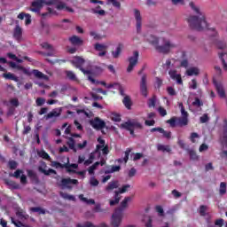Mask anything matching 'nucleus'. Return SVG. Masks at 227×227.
<instances>
[{"mask_svg":"<svg viewBox=\"0 0 227 227\" xmlns=\"http://www.w3.org/2000/svg\"><path fill=\"white\" fill-rule=\"evenodd\" d=\"M213 83L215 88L220 97V98H226V92L224 91V88L223 87V83L218 82L215 80H213Z\"/></svg>","mask_w":227,"mask_h":227,"instance_id":"obj_14","label":"nucleus"},{"mask_svg":"<svg viewBox=\"0 0 227 227\" xmlns=\"http://www.w3.org/2000/svg\"><path fill=\"white\" fill-rule=\"evenodd\" d=\"M118 187H120V183L118 182V180L115 181H112L108 184V185L106 186V191H113L114 189H118Z\"/></svg>","mask_w":227,"mask_h":227,"instance_id":"obj_25","label":"nucleus"},{"mask_svg":"<svg viewBox=\"0 0 227 227\" xmlns=\"http://www.w3.org/2000/svg\"><path fill=\"white\" fill-rule=\"evenodd\" d=\"M192 106L195 107H201V106H203V102L200 99V98H195L194 102H192Z\"/></svg>","mask_w":227,"mask_h":227,"instance_id":"obj_53","label":"nucleus"},{"mask_svg":"<svg viewBox=\"0 0 227 227\" xmlns=\"http://www.w3.org/2000/svg\"><path fill=\"white\" fill-rule=\"evenodd\" d=\"M161 41L162 45H159V38L156 36L151 35L148 39L149 43L153 45L154 49L161 54H169L171 49H175L176 47V44L171 43L169 39L162 37Z\"/></svg>","mask_w":227,"mask_h":227,"instance_id":"obj_2","label":"nucleus"},{"mask_svg":"<svg viewBox=\"0 0 227 227\" xmlns=\"http://www.w3.org/2000/svg\"><path fill=\"white\" fill-rule=\"evenodd\" d=\"M40 54H42V56H44V57H54V48H51V50H50V51L48 52H43V51H41Z\"/></svg>","mask_w":227,"mask_h":227,"instance_id":"obj_56","label":"nucleus"},{"mask_svg":"<svg viewBox=\"0 0 227 227\" xmlns=\"http://www.w3.org/2000/svg\"><path fill=\"white\" fill-rule=\"evenodd\" d=\"M167 92L170 97H175V95H176V90H175L173 87H168Z\"/></svg>","mask_w":227,"mask_h":227,"instance_id":"obj_57","label":"nucleus"},{"mask_svg":"<svg viewBox=\"0 0 227 227\" xmlns=\"http://www.w3.org/2000/svg\"><path fill=\"white\" fill-rule=\"evenodd\" d=\"M192 90H198V81L196 79L192 80V84L190 85Z\"/></svg>","mask_w":227,"mask_h":227,"instance_id":"obj_62","label":"nucleus"},{"mask_svg":"<svg viewBox=\"0 0 227 227\" xmlns=\"http://www.w3.org/2000/svg\"><path fill=\"white\" fill-rule=\"evenodd\" d=\"M173 81H176V82L178 84H184V80H182V75L181 74H177Z\"/></svg>","mask_w":227,"mask_h":227,"instance_id":"obj_63","label":"nucleus"},{"mask_svg":"<svg viewBox=\"0 0 227 227\" xmlns=\"http://www.w3.org/2000/svg\"><path fill=\"white\" fill-rule=\"evenodd\" d=\"M32 74L36 77V79H43V81H49L47 74L40 72L38 69H34Z\"/></svg>","mask_w":227,"mask_h":227,"instance_id":"obj_19","label":"nucleus"},{"mask_svg":"<svg viewBox=\"0 0 227 227\" xmlns=\"http://www.w3.org/2000/svg\"><path fill=\"white\" fill-rule=\"evenodd\" d=\"M30 212H37L40 215H45V209L40 207H30Z\"/></svg>","mask_w":227,"mask_h":227,"instance_id":"obj_41","label":"nucleus"},{"mask_svg":"<svg viewBox=\"0 0 227 227\" xmlns=\"http://www.w3.org/2000/svg\"><path fill=\"white\" fill-rule=\"evenodd\" d=\"M70 63L73 65V67L81 70V68H82V65L86 63V60L82 57L76 56L72 60H70Z\"/></svg>","mask_w":227,"mask_h":227,"instance_id":"obj_12","label":"nucleus"},{"mask_svg":"<svg viewBox=\"0 0 227 227\" xmlns=\"http://www.w3.org/2000/svg\"><path fill=\"white\" fill-rule=\"evenodd\" d=\"M219 194L220 196L226 194V182L220 183Z\"/></svg>","mask_w":227,"mask_h":227,"instance_id":"obj_37","label":"nucleus"},{"mask_svg":"<svg viewBox=\"0 0 227 227\" xmlns=\"http://www.w3.org/2000/svg\"><path fill=\"white\" fill-rule=\"evenodd\" d=\"M178 107L181 109V114L183 118H189V113L185 111V107H184V103H178Z\"/></svg>","mask_w":227,"mask_h":227,"instance_id":"obj_35","label":"nucleus"},{"mask_svg":"<svg viewBox=\"0 0 227 227\" xmlns=\"http://www.w3.org/2000/svg\"><path fill=\"white\" fill-rule=\"evenodd\" d=\"M56 6V9L61 12V10H66V12H68L69 13H74V9L71 7L67 6V4L62 2L61 0H47V6L51 5Z\"/></svg>","mask_w":227,"mask_h":227,"instance_id":"obj_4","label":"nucleus"},{"mask_svg":"<svg viewBox=\"0 0 227 227\" xmlns=\"http://www.w3.org/2000/svg\"><path fill=\"white\" fill-rule=\"evenodd\" d=\"M140 93L146 98L148 97V86L146 85V74H143L140 82Z\"/></svg>","mask_w":227,"mask_h":227,"instance_id":"obj_11","label":"nucleus"},{"mask_svg":"<svg viewBox=\"0 0 227 227\" xmlns=\"http://www.w3.org/2000/svg\"><path fill=\"white\" fill-rule=\"evenodd\" d=\"M131 152H132V150H130V148L126 149V151L124 152V153H125L124 158L118 159L117 161L118 162H125V164H127V162H129V157Z\"/></svg>","mask_w":227,"mask_h":227,"instance_id":"obj_29","label":"nucleus"},{"mask_svg":"<svg viewBox=\"0 0 227 227\" xmlns=\"http://www.w3.org/2000/svg\"><path fill=\"white\" fill-rule=\"evenodd\" d=\"M90 184L92 187H97L98 185L99 182L97 180V178L91 177Z\"/></svg>","mask_w":227,"mask_h":227,"instance_id":"obj_61","label":"nucleus"},{"mask_svg":"<svg viewBox=\"0 0 227 227\" xmlns=\"http://www.w3.org/2000/svg\"><path fill=\"white\" fill-rule=\"evenodd\" d=\"M189 155H190L191 160H198V154L196 153V151L190 150Z\"/></svg>","mask_w":227,"mask_h":227,"instance_id":"obj_49","label":"nucleus"},{"mask_svg":"<svg viewBox=\"0 0 227 227\" xmlns=\"http://www.w3.org/2000/svg\"><path fill=\"white\" fill-rule=\"evenodd\" d=\"M38 169L40 173H43V175H45L46 176H49L51 175H58V172H56V170L52 168H49L48 170H45L43 168L39 167Z\"/></svg>","mask_w":227,"mask_h":227,"instance_id":"obj_24","label":"nucleus"},{"mask_svg":"<svg viewBox=\"0 0 227 227\" xmlns=\"http://www.w3.org/2000/svg\"><path fill=\"white\" fill-rule=\"evenodd\" d=\"M127 127H131L132 129H143V124H141V122L133 120V121H128L126 122Z\"/></svg>","mask_w":227,"mask_h":227,"instance_id":"obj_18","label":"nucleus"},{"mask_svg":"<svg viewBox=\"0 0 227 227\" xmlns=\"http://www.w3.org/2000/svg\"><path fill=\"white\" fill-rule=\"evenodd\" d=\"M13 38L16 39L17 42H20L22 40V27L19 25H16L13 30Z\"/></svg>","mask_w":227,"mask_h":227,"instance_id":"obj_16","label":"nucleus"},{"mask_svg":"<svg viewBox=\"0 0 227 227\" xmlns=\"http://www.w3.org/2000/svg\"><path fill=\"white\" fill-rule=\"evenodd\" d=\"M121 51H123V43H118L114 51H112V56L114 59L120 58V54H121Z\"/></svg>","mask_w":227,"mask_h":227,"instance_id":"obj_20","label":"nucleus"},{"mask_svg":"<svg viewBox=\"0 0 227 227\" xmlns=\"http://www.w3.org/2000/svg\"><path fill=\"white\" fill-rule=\"evenodd\" d=\"M42 19H51V17H52V15H55L56 17H58L59 15V13L58 12H56V10L48 7L47 8V12L44 13H40Z\"/></svg>","mask_w":227,"mask_h":227,"instance_id":"obj_15","label":"nucleus"},{"mask_svg":"<svg viewBox=\"0 0 227 227\" xmlns=\"http://www.w3.org/2000/svg\"><path fill=\"white\" fill-rule=\"evenodd\" d=\"M43 4L47 5V0H35L31 3L30 12L34 13H38L40 15V12L42 8H43Z\"/></svg>","mask_w":227,"mask_h":227,"instance_id":"obj_6","label":"nucleus"},{"mask_svg":"<svg viewBox=\"0 0 227 227\" xmlns=\"http://www.w3.org/2000/svg\"><path fill=\"white\" fill-rule=\"evenodd\" d=\"M62 111L63 110L61 108L53 109L46 115V120H51V118H58L59 116H61Z\"/></svg>","mask_w":227,"mask_h":227,"instance_id":"obj_17","label":"nucleus"},{"mask_svg":"<svg viewBox=\"0 0 227 227\" xmlns=\"http://www.w3.org/2000/svg\"><path fill=\"white\" fill-rule=\"evenodd\" d=\"M113 121H121V115L120 114L114 113L112 114Z\"/></svg>","mask_w":227,"mask_h":227,"instance_id":"obj_51","label":"nucleus"},{"mask_svg":"<svg viewBox=\"0 0 227 227\" xmlns=\"http://www.w3.org/2000/svg\"><path fill=\"white\" fill-rule=\"evenodd\" d=\"M90 35L92 36V38H94V40H102V35L97 34L95 31H90Z\"/></svg>","mask_w":227,"mask_h":227,"instance_id":"obj_54","label":"nucleus"},{"mask_svg":"<svg viewBox=\"0 0 227 227\" xmlns=\"http://www.w3.org/2000/svg\"><path fill=\"white\" fill-rule=\"evenodd\" d=\"M79 184V181L77 179H71L68 178H62L60 183L58 184L59 187H66L67 189H72V186L70 185H77Z\"/></svg>","mask_w":227,"mask_h":227,"instance_id":"obj_8","label":"nucleus"},{"mask_svg":"<svg viewBox=\"0 0 227 227\" xmlns=\"http://www.w3.org/2000/svg\"><path fill=\"white\" fill-rule=\"evenodd\" d=\"M121 169L120 165L108 167L107 169L105 171L106 175H111V173H116Z\"/></svg>","mask_w":227,"mask_h":227,"instance_id":"obj_23","label":"nucleus"},{"mask_svg":"<svg viewBox=\"0 0 227 227\" xmlns=\"http://www.w3.org/2000/svg\"><path fill=\"white\" fill-rule=\"evenodd\" d=\"M135 20H137V32L141 33V27L143 24V18H141V12L137 9H134Z\"/></svg>","mask_w":227,"mask_h":227,"instance_id":"obj_13","label":"nucleus"},{"mask_svg":"<svg viewBox=\"0 0 227 227\" xmlns=\"http://www.w3.org/2000/svg\"><path fill=\"white\" fill-rule=\"evenodd\" d=\"M4 184H5V185H8L9 187H12V189H19V184H17V183H15L12 180L5 179Z\"/></svg>","mask_w":227,"mask_h":227,"instance_id":"obj_33","label":"nucleus"},{"mask_svg":"<svg viewBox=\"0 0 227 227\" xmlns=\"http://www.w3.org/2000/svg\"><path fill=\"white\" fill-rule=\"evenodd\" d=\"M98 143H99V145H97L96 146V150H95L96 153L100 152V150H102V148L106 146V140L102 139V137H100L98 138Z\"/></svg>","mask_w":227,"mask_h":227,"instance_id":"obj_30","label":"nucleus"},{"mask_svg":"<svg viewBox=\"0 0 227 227\" xmlns=\"http://www.w3.org/2000/svg\"><path fill=\"white\" fill-rule=\"evenodd\" d=\"M67 145L69 146L70 150L75 153H77V148H75V140L74 137H68Z\"/></svg>","mask_w":227,"mask_h":227,"instance_id":"obj_26","label":"nucleus"},{"mask_svg":"<svg viewBox=\"0 0 227 227\" xmlns=\"http://www.w3.org/2000/svg\"><path fill=\"white\" fill-rule=\"evenodd\" d=\"M186 74L189 77H192V75H200V69L198 67H191L186 71Z\"/></svg>","mask_w":227,"mask_h":227,"instance_id":"obj_27","label":"nucleus"},{"mask_svg":"<svg viewBox=\"0 0 227 227\" xmlns=\"http://www.w3.org/2000/svg\"><path fill=\"white\" fill-rule=\"evenodd\" d=\"M68 41L74 47H82L84 45V40L76 35L70 36Z\"/></svg>","mask_w":227,"mask_h":227,"instance_id":"obj_10","label":"nucleus"},{"mask_svg":"<svg viewBox=\"0 0 227 227\" xmlns=\"http://www.w3.org/2000/svg\"><path fill=\"white\" fill-rule=\"evenodd\" d=\"M10 104L12 106V107H19L20 106V103L19 102V98H13L10 99Z\"/></svg>","mask_w":227,"mask_h":227,"instance_id":"obj_46","label":"nucleus"},{"mask_svg":"<svg viewBox=\"0 0 227 227\" xmlns=\"http://www.w3.org/2000/svg\"><path fill=\"white\" fill-rule=\"evenodd\" d=\"M167 123L170 125V127L175 128L177 125V117H171L169 120L167 121Z\"/></svg>","mask_w":227,"mask_h":227,"instance_id":"obj_42","label":"nucleus"},{"mask_svg":"<svg viewBox=\"0 0 227 227\" xmlns=\"http://www.w3.org/2000/svg\"><path fill=\"white\" fill-rule=\"evenodd\" d=\"M121 129H124L125 130H128L130 136H135L134 128H132L131 126H127V123L123 122L122 124H121Z\"/></svg>","mask_w":227,"mask_h":227,"instance_id":"obj_36","label":"nucleus"},{"mask_svg":"<svg viewBox=\"0 0 227 227\" xmlns=\"http://www.w3.org/2000/svg\"><path fill=\"white\" fill-rule=\"evenodd\" d=\"M94 49H95V51H107L108 46L106 44L98 43L94 45Z\"/></svg>","mask_w":227,"mask_h":227,"instance_id":"obj_34","label":"nucleus"},{"mask_svg":"<svg viewBox=\"0 0 227 227\" xmlns=\"http://www.w3.org/2000/svg\"><path fill=\"white\" fill-rule=\"evenodd\" d=\"M100 5H98L96 8L91 9L92 13L104 17V15H106V11L100 10Z\"/></svg>","mask_w":227,"mask_h":227,"instance_id":"obj_31","label":"nucleus"},{"mask_svg":"<svg viewBox=\"0 0 227 227\" xmlns=\"http://www.w3.org/2000/svg\"><path fill=\"white\" fill-rule=\"evenodd\" d=\"M16 215H18V217H20V219H29V215L26 214V211L22 209L18 210Z\"/></svg>","mask_w":227,"mask_h":227,"instance_id":"obj_32","label":"nucleus"},{"mask_svg":"<svg viewBox=\"0 0 227 227\" xmlns=\"http://www.w3.org/2000/svg\"><path fill=\"white\" fill-rule=\"evenodd\" d=\"M198 137H200V135L196 132H193L190 136V141H192V143H196V138Z\"/></svg>","mask_w":227,"mask_h":227,"instance_id":"obj_58","label":"nucleus"},{"mask_svg":"<svg viewBox=\"0 0 227 227\" xmlns=\"http://www.w3.org/2000/svg\"><path fill=\"white\" fill-rule=\"evenodd\" d=\"M35 104L38 107H42L43 104H45V98H37L35 100Z\"/></svg>","mask_w":227,"mask_h":227,"instance_id":"obj_52","label":"nucleus"},{"mask_svg":"<svg viewBox=\"0 0 227 227\" xmlns=\"http://www.w3.org/2000/svg\"><path fill=\"white\" fill-rule=\"evenodd\" d=\"M3 77H4V79H9L10 81H14L15 82H19V77H17L15 74L12 73H4Z\"/></svg>","mask_w":227,"mask_h":227,"instance_id":"obj_28","label":"nucleus"},{"mask_svg":"<svg viewBox=\"0 0 227 227\" xmlns=\"http://www.w3.org/2000/svg\"><path fill=\"white\" fill-rule=\"evenodd\" d=\"M190 8L194 12L196 15H191L187 19V22L191 27V29H194L195 31H205L207 29L209 31H213L214 35H216L215 28L209 27L208 23L207 22V18L205 17V13L200 11V8L194 4V2H190Z\"/></svg>","mask_w":227,"mask_h":227,"instance_id":"obj_1","label":"nucleus"},{"mask_svg":"<svg viewBox=\"0 0 227 227\" xmlns=\"http://www.w3.org/2000/svg\"><path fill=\"white\" fill-rule=\"evenodd\" d=\"M8 166H9L10 169H17V166H19V163H17V161L13 160H9Z\"/></svg>","mask_w":227,"mask_h":227,"instance_id":"obj_50","label":"nucleus"},{"mask_svg":"<svg viewBox=\"0 0 227 227\" xmlns=\"http://www.w3.org/2000/svg\"><path fill=\"white\" fill-rule=\"evenodd\" d=\"M37 155H39L42 159H45V160H51V156L49 155V153H47V152L43 150L38 152Z\"/></svg>","mask_w":227,"mask_h":227,"instance_id":"obj_40","label":"nucleus"},{"mask_svg":"<svg viewBox=\"0 0 227 227\" xmlns=\"http://www.w3.org/2000/svg\"><path fill=\"white\" fill-rule=\"evenodd\" d=\"M62 198H64V200H69L70 201H75V197L74 195H69L67 193H63L60 192Z\"/></svg>","mask_w":227,"mask_h":227,"instance_id":"obj_48","label":"nucleus"},{"mask_svg":"<svg viewBox=\"0 0 227 227\" xmlns=\"http://www.w3.org/2000/svg\"><path fill=\"white\" fill-rule=\"evenodd\" d=\"M27 176L31 178V180H38V176H36V173L35 171L28 169L27 170Z\"/></svg>","mask_w":227,"mask_h":227,"instance_id":"obj_43","label":"nucleus"},{"mask_svg":"<svg viewBox=\"0 0 227 227\" xmlns=\"http://www.w3.org/2000/svg\"><path fill=\"white\" fill-rule=\"evenodd\" d=\"M209 118L208 115L207 114H204L200 118V123H207V121H208Z\"/></svg>","mask_w":227,"mask_h":227,"instance_id":"obj_60","label":"nucleus"},{"mask_svg":"<svg viewBox=\"0 0 227 227\" xmlns=\"http://www.w3.org/2000/svg\"><path fill=\"white\" fill-rule=\"evenodd\" d=\"M208 207L205 206V205H201L200 206V214L202 217H205V215H207V210Z\"/></svg>","mask_w":227,"mask_h":227,"instance_id":"obj_44","label":"nucleus"},{"mask_svg":"<svg viewBox=\"0 0 227 227\" xmlns=\"http://www.w3.org/2000/svg\"><path fill=\"white\" fill-rule=\"evenodd\" d=\"M158 111H159L160 116H166L168 114V112L162 106H160L158 108Z\"/></svg>","mask_w":227,"mask_h":227,"instance_id":"obj_64","label":"nucleus"},{"mask_svg":"<svg viewBox=\"0 0 227 227\" xmlns=\"http://www.w3.org/2000/svg\"><path fill=\"white\" fill-rule=\"evenodd\" d=\"M51 166L53 168H61V169H63L65 168H68V163L61 164L59 161H52Z\"/></svg>","mask_w":227,"mask_h":227,"instance_id":"obj_38","label":"nucleus"},{"mask_svg":"<svg viewBox=\"0 0 227 227\" xmlns=\"http://www.w3.org/2000/svg\"><path fill=\"white\" fill-rule=\"evenodd\" d=\"M127 189H130V184H124L119 191L114 192V200H109L110 207H114V205H118L120 203V200H121V196L120 194H125L127 192Z\"/></svg>","mask_w":227,"mask_h":227,"instance_id":"obj_5","label":"nucleus"},{"mask_svg":"<svg viewBox=\"0 0 227 227\" xmlns=\"http://www.w3.org/2000/svg\"><path fill=\"white\" fill-rule=\"evenodd\" d=\"M189 125V117H177V126L185 127Z\"/></svg>","mask_w":227,"mask_h":227,"instance_id":"obj_21","label":"nucleus"},{"mask_svg":"<svg viewBox=\"0 0 227 227\" xmlns=\"http://www.w3.org/2000/svg\"><path fill=\"white\" fill-rule=\"evenodd\" d=\"M108 3H111L114 8H121V4L118 0H108Z\"/></svg>","mask_w":227,"mask_h":227,"instance_id":"obj_55","label":"nucleus"},{"mask_svg":"<svg viewBox=\"0 0 227 227\" xmlns=\"http://www.w3.org/2000/svg\"><path fill=\"white\" fill-rule=\"evenodd\" d=\"M122 104L125 106L126 109H132V100L129 96H125L122 99Z\"/></svg>","mask_w":227,"mask_h":227,"instance_id":"obj_22","label":"nucleus"},{"mask_svg":"<svg viewBox=\"0 0 227 227\" xmlns=\"http://www.w3.org/2000/svg\"><path fill=\"white\" fill-rule=\"evenodd\" d=\"M129 61V66L127 68V72L130 73L132 72V70H134V67H136V65H137V61H139V51H136L133 52V56L129 57L128 59Z\"/></svg>","mask_w":227,"mask_h":227,"instance_id":"obj_7","label":"nucleus"},{"mask_svg":"<svg viewBox=\"0 0 227 227\" xmlns=\"http://www.w3.org/2000/svg\"><path fill=\"white\" fill-rule=\"evenodd\" d=\"M129 201H132V197H125L121 202V206L114 210L112 215V226L120 227L123 218V210L129 207Z\"/></svg>","mask_w":227,"mask_h":227,"instance_id":"obj_3","label":"nucleus"},{"mask_svg":"<svg viewBox=\"0 0 227 227\" xmlns=\"http://www.w3.org/2000/svg\"><path fill=\"white\" fill-rule=\"evenodd\" d=\"M66 75L70 81H77V76L72 71H66Z\"/></svg>","mask_w":227,"mask_h":227,"instance_id":"obj_45","label":"nucleus"},{"mask_svg":"<svg viewBox=\"0 0 227 227\" xmlns=\"http://www.w3.org/2000/svg\"><path fill=\"white\" fill-rule=\"evenodd\" d=\"M70 168H73V169H77V168H79V165H77L75 163L68 164V158H67V168H66L67 171V173H74V170H73Z\"/></svg>","mask_w":227,"mask_h":227,"instance_id":"obj_39","label":"nucleus"},{"mask_svg":"<svg viewBox=\"0 0 227 227\" xmlns=\"http://www.w3.org/2000/svg\"><path fill=\"white\" fill-rule=\"evenodd\" d=\"M155 102H156L155 97L150 98L147 102L148 107H154L155 106Z\"/></svg>","mask_w":227,"mask_h":227,"instance_id":"obj_59","label":"nucleus"},{"mask_svg":"<svg viewBox=\"0 0 227 227\" xmlns=\"http://www.w3.org/2000/svg\"><path fill=\"white\" fill-rule=\"evenodd\" d=\"M224 54H226V53H219V58H220V59L222 61V65L223 67V70L225 72H227V64H226V60L223 58Z\"/></svg>","mask_w":227,"mask_h":227,"instance_id":"obj_47","label":"nucleus"},{"mask_svg":"<svg viewBox=\"0 0 227 227\" xmlns=\"http://www.w3.org/2000/svg\"><path fill=\"white\" fill-rule=\"evenodd\" d=\"M90 125L95 129V130H102L103 129H106V121L99 117H96L90 121Z\"/></svg>","mask_w":227,"mask_h":227,"instance_id":"obj_9","label":"nucleus"}]
</instances>
